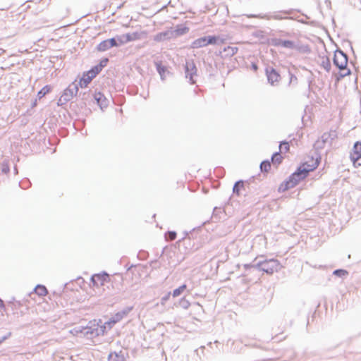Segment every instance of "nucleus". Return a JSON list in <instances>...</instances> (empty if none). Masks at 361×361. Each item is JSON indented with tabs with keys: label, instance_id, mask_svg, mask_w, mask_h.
Instances as JSON below:
<instances>
[{
	"label": "nucleus",
	"instance_id": "35",
	"mask_svg": "<svg viewBox=\"0 0 361 361\" xmlns=\"http://www.w3.org/2000/svg\"><path fill=\"white\" fill-rule=\"evenodd\" d=\"M53 90V87L51 85H46L42 89H40L37 94V97L39 100L45 97L47 94L50 93Z\"/></svg>",
	"mask_w": 361,
	"mask_h": 361
},
{
	"label": "nucleus",
	"instance_id": "10",
	"mask_svg": "<svg viewBox=\"0 0 361 361\" xmlns=\"http://www.w3.org/2000/svg\"><path fill=\"white\" fill-rule=\"evenodd\" d=\"M109 59L107 57H102L99 62L92 66L89 70L86 71L89 75L94 78L108 64Z\"/></svg>",
	"mask_w": 361,
	"mask_h": 361
},
{
	"label": "nucleus",
	"instance_id": "24",
	"mask_svg": "<svg viewBox=\"0 0 361 361\" xmlns=\"http://www.w3.org/2000/svg\"><path fill=\"white\" fill-rule=\"evenodd\" d=\"M238 51V47L227 46L224 47L222 51H219L218 53L216 51V54L221 55V58H226L228 56H233Z\"/></svg>",
	"mask_w": 361,
	"mask_h": 361
},
{
	"label": "nucleus",
	"instance_id": "16",
	"mask_svg": "<svg viewBox=\"0 0 361 361\" xmlns=\"http://www.w3.org/2000/svg\"><path fill=\"white\" fill-rule=\"evenodd\" d=\"M350 159L354 164L361 159V141L354 142L350 153Z\"/></svg>",
	"mask_w": 361,
	"mask_h": 361
},
{
	"label": "nucleus",
	"instance_id": "48",
	"mask_svg": "<svg viewBox=\"0 0 361 361\" xmlns=\"http://www.w3.org/2000/svg\"><path fill=\"white\" fill-rule=\"evenodd\" d=\"M257 257L255 258L252 263H247L243 264L244 269L246 272H250L252 270H257V267H255V262L257 261Z\"/></svg>",
	"mask_w": 361,
	"mask_h": 361
},
{
	"label": "nucleus",
	"instance_id": "3",
	"mask_svg": "<svg viewBox=\"0 0 361 361\" xmlns=\"http://www.w3.org/2000/svg\"><path fill=\"white\" fill-rule=\"evenodd\" d=\"M255 267L257 271H263L267 274L278 272L283 267L281 262L275 258L259 260L255 263Z\"/></svg>",
	"mask_w": 361,
	"mask_h": 361
},
{
	"label": "nucleus",
	"instance_id": "55",
	"mask_svg": "<svg viewBox=\"0 0 361 361\" xmlns=\"http://www.w3.org/2000/svg\"><path fill=\"white\" fill-rule=\"evenodd\" d=\"M76 102H78V105L79 107L80 111L83 109H86L87 105L89 104L87 102H85L82 100H77V98L75 99Z\"/></svg>",
	"mask_w": 361,
	"mask_h": 361
},
{
	"label": "nucleus",
	"instance_id": "61",
	"mask_svg": "<svg viewBox=\"0 0 361 361\" xmlns=\"http://www.w3.org/2000/svg\"><path fill=\"white\" fill-rule=\"evenodd\" d=\"M296 16H297V19H292L291 20H295V21H298V23L304 24V25H311V23H308L305 19L299 18V16L297 15H296Z\"/></svg>",
	"mask_w": 361,
	"mask_h": 361
},
{
	"label": "nucleus",
	"instance_id": "34",
	"mask_svg": "<svg viewBox=\"0 0 361 361\" xmlns=\"http://www.w3.org/2000/svg\"><path fill=\"white\" fill-rule=\"evenodd\" d=\"M260 172L263 174V178L266 176V174L271 169V161L269 159L263 160L259 165Z\"/></svg>",
	"mask_w": 361,
	"mask_h": 361
},
{
	"label": "nucleus",
	"instance_id": "1",
	"mask_svg": "<svg viewBox=\"0 0 361 361\" xmlns=\"http://www.w3.org/2000/svg\"><path fill=\"white\" fill-rule=\"evenodd\" d=\"M268 33L263 30H257L252 33V35L259 39L262 44L295 50L300 54H309L311 53V48L307 44H302L299 40L294 41L289 39L277 38L274 36L268 37Z\"/></svg>",
	"mask_w": 361,
	"mask_h": 361
},
{
	"label": "nucleus",
	"instance_id": "2",
	"mask_svg": "<svg viewBox=\"0 0 361 361\" xmlns=\"http://www.w3.org/2000/svg\"><path fill=\"white\" fill-rule=\"evenodd\" d=\"M296 13H301L306 19H310V17L307 14L302 13L300 9L298 8H289L286 10H279L273 12H267L265 13L258 14H249L247 15L248 18H255L262 20H292L297 19Z\"/></svg>",
	"mask_w": 361,
	"mask_h": 361
},
{
	"label": "nucleus",
	"instance_id": "44",
	"mask_svg": "<svg viewBox=\"0 0 361 361\" xmlns=\"http://www.w3.org/2000/svg\"><path fill=\"white\" fill-rule=\"evenodd\" d=\"M324 145H325V144L324 143L323 140H320V139H318L317 140H316L313 145L314 152H313L312 155H314L315 157L314 153L315 152L319 153V150L323 149L324 147Z\"/></svg>",
	"mask_w": 361,
	"mask_h": 361
},
{
	"label": "nucleus",
	"instance_id": "56",
	"mask_svg": "<svg viewBox=\"0 0 361 361\" xmlns=\"http://www.w3.org/2000/svg\"><path fill=\"white\" fill-rule=\"evenodd\" d=\"M138 267H142V265L140 264H131L130 265H129L128 267H127V265H126V272L128 273V271H131L133 268H137ZM146 266H142V267H146Z\"/></svg>",
	"mask_w": 361,
	"mask_h": 361
},
{
	"label": "nucleus",
	"instance_id": "9",
	"mask_svg": "<svg viewBox=\"0 0 361 361\" xmlns=\"http://www.w3.org/2000/svg\"><path fill=\"white\" fill-rule=\"evenodd\" d=\"M78 91L79 89L75 85V81H73L63 90L61 96L68 102L74 97L76 98Z\"/></svg>",
	"mask_w": 361,
	"mask_h": 361
},
{
	"label": "nucleus",
	"instance_id": "54",
	"mask_svg": "<svg viewBox=\"0 0 361 361\" xmlns=\"http://www.w3.org/2000/svg\"><path fill=\"white\" fill-rule=\"evenodd\" d=\"M149 264L152 269H157L160 267V263L157 259L151 260Z\"/></svg>",
	"mask_w": 361,
	"mask_h": 361
},
{
	"label": "nucleus",
	"instance_id": "51",
	"mask_svg": "<svg viewBox=\"0 0 361 361\" xmlns=\"http://www.w3.org/2000/svg\"><path fill=\"white\" fill-rule=\"evenodd\" d=\"M70 109L73 111H74L75 114H78V111H80V109H79V107H78V102H76V100L71 101Z\"/></svg>",
	"mask_w": 361,
	"mask_h": 361
},
{
	"label": "nucleus",
	"instance_id": "14",
	"mask_svg": "<svg viewBox=\"0 0 361 361\" xmlns=\"http://www.w3.org/2000/svg\"><path fill=\"white\" fill-rule=\"evenodd\" d=\"M145 31H135L133 32H128L123 35H121V38L123 41V44H126L128 42L139 40L142 38V35H145Z\"/></svg>",
	"mask_w": 361,
	"mask_h": 361
},
{
	"label": "nucleus",
	"instance_id": "47",
	"mask_svg": "<svg viewBox=\"0 0 361 361\" xmlns=\"http://www.w3.org/2000/svg\"><path fill=\"white\" fill-rule=\"evenodd\" d=\"M295 140V138L293 137L292 140H290V142H291L292 141ZM283 147L284 148V152L286 153L289 151L290 149V144H289V142L284 140H282L279 142V149L280 150L281 149V148Z\"/></svg>",
	"mask_w": 361,
	"mask_h": 361
},
{
	"label": "nucleus",
	"instance_id": "63",
	"mask_svg": "<svg viewBox=\"0 0 361 361\" xmlns=\"http://www.w3.org/2000/svg\"><path fill=\"white\" fill-rule=\"evenodd\" d=\"M314 82V79L312 78H307V83H308V92L309 93L312 91V85Z\"/></svg>",
	"mask_w": 361,
	"mask_h": 361
},
{
	"label": "nucleus",
	"instance_id": "62",
	"mask_svg": "<svg viewBox=\"0 0 361 361\" xmlns=\"http://www.w3.org/2000/svg\"><path fill=\"white\" fill-rule=\"evenodd\" d=\"M250 68L255 71V72H257L259 67H258V64L257 62H255V61H252L250 64Z\"/></svg>",
	"mask_w": 361,
	"mask_h": 361
},
{
	"label": "nucleus",
	"instance_id": "21",
	"mask_svg": "<svg viewBox=\"0 0 361 361\" xmlns=\"http://www.w3.org/2000/svg\"><path fill=\"white\" fill-rule=\"evenodd\" d=\"M86 329L85 326L78 325L75 326L73 329H72L70 332L75 336H78L80 338H86L87 339H90V334H87L86 333Z\"/></svg>",
	"mask_w": 361,
	"mask_h": 361
},
{
	"label": "nucleus",
	"instance_id": "49",
	"mask_svg": "<svg viewBox=\"0 0 361 361\" xmlns=\"http://www.w3.org/2000/svg\"><path fill=\"white\" fill-rule=\"evenodd\" d=\"M148 252L144 250H140L137 255V257L140 260H145L148 257Z\"/></svg>",
	"mask_w": 361,
	"mask_h": 361
},
{
	"label": "nucleus",
	"instance_id": "41",
	"mask_svg": "<svg viewBox=\"0 0 361 361\" xmlns=\"http://www.w3.org/2000/svg\"><path fill=\"white\" fill-rule=\"evenodd\" d=\"M213 59L212 58H207L206 60H204V63L206 66L207 71L209 73V75H213L214 72L216 69V65L215 67L212 66Z\"/></svg>",
	"mask_w": 361,
	"mask_h": 361
},
{
	"label": "nucleus",
	"instance_id": "39",
	"mask_svg": "<svg viewBox=\"0 0 361 361\" xmlns=\"http://www.w3.org/2000/svg\"><path fill=\"white\" fill-rule=\"evenodd\" d=\"M187 290V285L185 283H183L178 288H175L171 291V295L173 298H176L182 294Z\"/></svg>",
	"mask_w": 361,
	"mask_h": 361
},
{
	"label": "nucleus",
	"instance_id": "28",
	"mask_svg": "<svg viewBox=\"0 0 361 361\" xmlns=\"http://www.w3.org/2000/svg\"><path fill=\"white\" fill-rule=\"evenodd\" d=\"M207 39H208L207 35H205V36H203V37H199V38L195 39L191 43L190 48L199 49V48L204 47L209 45Z\"/></svg>",
	"mask_w": 361,
	"mask_h": 361
},
{
	"label": "nucleus",
	"instance_id": "30",
	"mask_svg": "<svg viewBox=\"0 0 361 361\" xmlns=\"http://www.w3.org/2000/svg\"><path fill=\"white\" fill-rule=\"evenodd\" d=\"M224 208L215 207L213 209L211 219L213 221H219L222 219V216H225L224 214Z\"/></svg>",
	"mask_w": 361,
	"mask_h": 361
},
{
	"label": "nucleus",
	"instance_id": "53",
	"mask_svg": "<svg viewBox=\"0 0 361 361\" xmlns=\"http://www.w3.org/2000/svg\"><path fill=\"white\" fill-rule=\"evenodd\" d=\"M171 295V291L167 292L164 296L161 298V304L162 305H165V303L170 299Z\"/></svg>",
	"mask_w": 361,
	"mask_h": 361
},
{
	"label": "nucleus",
	"instance_id": "6",
	"mask_svg": "<svg viewBox=\"0 0 361 361\" xmlns=\"http://www.w3.org/2000/svg\"><path fill=\"white\" fill-rule=\"evenodd\" d=\"M348 62V56L342 49L337 48L334 54L333 63L339 69V71H344L347 68Z\"/></svg>",
	"mask_w": 361,
	"mask_h": 361
},
{
	"label": "nucleus",
	"instance_id": "8",
	"mask_svg": "<svg viewBox=\"0 0 361 361\" xmlns=\"http://www.w3.org/2000/svg\"><path fill=\"white\" fill-rule=\"evenodd\" d=\"M267 82L274 87L277 86L281 79L280 73L273 66H267L264 69Z\"/></svg>",
	"mask_w": 361,
	"mask_h": 361
},
{
	"label": "nucleus",
	"instance_id": "59",
	"mask_svg": "<svg viewBox=\"0 0 361 361\" xmlns=\"http://www.w3.org/2000/svg\"><path fill=\"white\" fill-rule=\"evenodd\" d=\"M168 233H169V238H170V240H173L177 238V233L175 231H169Z\"/></svg>",
	"mask_w": 361,
	"mask_h": 361
},
{
	"label": "nucleus",
	"instance_id": "5",
	"mask_svg": "<svg viewBox=\"0 0 361 361\" xmlns=\"http://www.w3.org/2000/svg\"><path fill=\"white\" fill-rule=\"evenodd\" d=\"M185 78L188 80L190 85H195L197 82V68L193 59H185L184 64Z\"/></svg>",
	"mask_w": 361,
	"mask_h": 361
},
{
	"label": "nucleus",
	"instance_id": "11",
	"mask_svg": "<svg viewBox=\"0 0 361 361\" xmlns=\"http://www.w3.org/2000/svg\"><path fill=\"white\" fill-rule=\"evenodd\" d=\"M261 177L262 175L258 173L257 175L252 176L249 179L244 180V188H243L242 192H245V196H247V193L252 191V189H254L255 190L257 189V185H253L252 184L255 183L256 180L261 181L262 180Z\"/></svg>",
	"mask_w": 361,
	"mask_h": 361
},
{
	"label": "nucleus",
	"instance_id": "27",
	"mask_svg": "<svg viewBox=\"0 0 361 361\" xmlns=\"http://www.w3.org/2000/svg\"><path fill=\"white\" fill-rule=\"evenodd\" d=\"M47 293V288L44 285L37 284L31 292L27 293V296L31 298L33 294L37 295L38 296H44Z\"/></svg>",
	"mask_w": 361,
	"mask_h": 361
},
{
	"label": "nucleus",
	"instance_id": "22",
	"mask_svg": "<svg viewBox=\"0 0 361 361\" xmlns=\"http://www.w3.org/2000/svg\"><path fill=\"white\" fill-rule=\"evenodd\" d=\"M292 173L295 176V178H300V181H301L308 176V169H307V167L304 163H302Z\"/></svg>",
	"mask_w": 361,
	"mask_h": 361
},
{
	"label": "nucleus",
	"instance_id": "23",
	"mask_svg": "<svg viewBox=\"0 0 361 361\" xmlns=\"http://www.w3.org/2000/svg\"><path fill=\"white\" fill-rule=\"evenodd\" d=\"M134 309V306H126L123 310L116 312L112 316L114 319L118 322H121L123 318L126 317L128 314L133 311Z\"/></svg>",
	"mask_w": 361,
	"mask_h": 361
},
{
	"label": "nucleus",
	"instance_id": "57",
	"mask_svg": "<svg viewBox=\"0 0 361 361\" xmlns=\"http://www.w3.org/2000/svg\"><path fill=\"white\" fill-rule=\"evenodd\" d=\"M11 336H12V332L11 331H8L6 334H5L4 336L0 337V345L1 343H3L5 341L8 339Z\"/></svg>",
	"mask_w": 361,
	"mask_h": 361
},
{
	"label": "nucleus",
	"instance_id": "40",
	"mask_svg": "<svg viewBox=\"0 0 361 361\" xmlns=\"http://www.w3.org/2000/svg\"><path fill=\"white\" fill-rule=\"evenodd\" d=\"M332 274L336 277L344 279L348 277L349 272L347 269L340 268L334 270Z\"/></svg>",
	"mask_w": 361,
	"mask_h": 361
},
{
	"label": "nucleus",
	"instance_id": "19",
	"mask_svg": "<svg viewBox=\"0 0 361 361\" xmlns=\"http://www.w3.org/2000/svg\"><path fill=\"white\" fill-rule=\"evenodd\" d=\"M314 155L311 156L312 163L309 164L307 161L303 162L307 169H308V173L314 171L319 165L322 159V157L320 153L315 152Z\"/></svg>",
	"mask_w": 361,
	"mask_h": 361
},
{
	"label": "nucleus",
	"instance_id": "7",
	"mask_svg": "<svg viewBox=\"0 0 361 361\" xmlns=\"http://www.w3.org/2000/svg\"><path fill=\"white\" fill-rule=\"evenodd\" d=\"M111 281V276L106 271H102L99 273L94 274L90 277V283L93 287L99 288Z\"/></svg>",
	"mask_w": 361,
	"mask_h": 361
},
{
	"label": "nucleus",
	"instance_id": "37",
	"mask_svg": "<svg viewBox=\"0 0 361 361\" xmlns=\"http://www.w3.org/2000/svg\"><path fill=\"white\" fill-rule=\"evenodd\" d=\"M29 297L24 298L22 300H15V302L13 303L12 310H18L21 307L26 306V310H28L27 303L29 302Z\"/></svg>",
	"mask_w": 361,
	"mask_h": 361
},
{
	"label": "nucleus",
	"instance_id": "36",
	"mask_svg": "<svg viewBox=\"0 0 361 361\" xmlns=\"http://www.w3.org/2000/svg\"><path fill=\"white\" fill-rule=\"evenodd\" d=\"M208 44L219 45L224 43V39L219 35H207Z\"/></svg>",
	"mask_w": 361,
	"mask_h": 361
},
{
	"label": "nucleus",
	"instance_id": "13",
	"mask_svg": "<svg viewBox=\"0 0 361 361\" xmlns=\"http://www.w3.org/2000/svg\"><path fill=\"white\" fill-rule=\"evenodd\" d=\"M93 102L96 103L102 111L107 108L109 104V100L100 91H95L93 94Z\"/></svg>",
	"mask_w": 361,
	"mask_h": 361
},
{
	"label": "nucleus",
	"instance_id": "42",
	"mask_svg": "<svg viewBox=\"0 0 361 361\" xmlns=\"http://www.w3.org/2000/svg\"><path fill=\"white\" fill-rule=\"evenodd\" d=\"M320 66L322 67L327 73H329L331 68L330 59L328 56H324L320 63Z\"/></svg>",
	"mask_w": 361,
	"mask_h": 361
},
{
	"label": "nucleus",
	"instance_id": "31",
	"mask_svg": "<svg viewBox=\"0 0 361 361\" xmlns=\"http://www.w3.org/2000/svg\"><path fill=\"white\" fill-rule=\"evenodd\" d=\"M268 35H269V36H274V37L276 35H278L279 36V38H282V37H292L293 33L290 32L289 31L283 30H271L269 32Z\"/></svg>",
	"mask_w": 361,
	"mask_h": 361
},
{
	"label": "nucleus",
	"instance_id": "43",
	"mask_svg": "<svg viewBox=\"0 0 361 361\" xmlns=\"http://www.w3.org/2000/svg\"><path fill=\"white\" fill-rule=\"evenodd\" d=\"M292 188L289 183L287 181L286 179H285L279 186L278 188V192H283L285 191L288 190L289 189Z\"/></svg>",
	"mask_w": 361,
	"mask_h": 361
},
{
	"label": "nucleus",
	"instance_id": "64",
	"mask_svg": "<svg viewBox=\"0 0 361 361\" xmlns=\"http://www.w3.org/2000/svg\"><path fill=\"white\" fill-rule=\"evenodd\" d=\"M6 308L4 300L0 298V311H6Z\"/></svg>",
	"mask_w": 361,
	"mask_h": 361
},
{
	"label": "nucleus",
	"instance_id": "32",
	"mask_svg": "<svg viewBox=\"0 0 361 361\" xmlns=\"http://www.w3.org/2000/svg\"><path fill=\"white\" fill-rule=\"evenodd\" d=\"M190 305V302L186 299L185 295H183L182 298L173 302L174 307H180L184 310H188Z\"/></svg>",
	"mask_w": 361,
	"mask_h": 361
},
{
	"label": "nucleus",
	"instance_id": "60",
	"mask_svg": "<svg viewBox=\"0 0 361 361\" xmlns=\"http://www.w3.org/2000/svg\"><path fill=\"white\" fill-rule=\"evenodd\" d=\"M288 74H289V78H289V82H288L289 85L292 82L298 80L297 77L293 73H292L290 71H288Z\"/></svg>",
	"mask_w": 361,
	"mask_h": 361
},
{
	"label": "nucleus",
	"instance_id": "29",
	"mask_svg": "<svg viewBox=\"0 0 361 361\" xmlns=\"http://www.w3.org/2000/svg\"><path fill=\"white\" fill-rule=\"evenodd\" d=\"M156 70L160 75V79L164 81L166 79V73L169 74L170 72L166 66L163 65L161 61L155 62Z\"/></svg>",
	"mask_w": 361,
	"mask_h": 361
},
{
	"label": "nucleus",
	"instance_id": "15",
	"mask_svg": "<svg viewBox=\"0 0 361 361\" xmlns=\"http://www.w3.org/2000/svg\"><path fill=\"white\" fill-rule=\"evenodd\" d=\"M173 39H176L187 34L190 27L184 23H179L176 25L174 27H169Z\"/></svg>",
	"mask_w": 361,
	"mask_h": 361
},
{
	"label": "nucleus",
	"instance_id": "58",
	"mask_svg": "<svg viewBox=\"0 0 361 361\" xmlns=\"http://www.w3.org/2000/svg\"><path fill=\"white\" fill-rule=\"evenodd\" d=\"M67 103L68 102L61 95L57 101V105L59 106H63V105H66Z\"/></svg>",
	"mask_w": 361,
	"mask_h": 361
},
{
	"label": "nucleus",
	"instance_id": "33",
	"mask_svg": "<svg viewBox=\"0 0 361 361\" xmlns=\"http://www.w3.org/2000/svg\"><path fill=\"white\" fill-rule=\"evenodd\" d=\"M243 188H244V180L240 179L235 181L233 186V195L240 196L242 194Z\"/></svg>",
	"mask_w": 361,
	"mask_h": 361
},
{
	"label": "nucleus",
	"instance_id": "12",
	"mask_svg": "<svg viewBox=\"0 0 361 361\" xmlns=\"http://www.w3.org/2000/svg\"><path fill=\"white\" fill-rule=\"evenodd\" d=\"M261 177L262 175L258 173L257 175L252 176L249 179L244 180V188H243L242 192H245V196H247V193L252 191V189H254L255 190L257 189V185H253L252 184L255 183L256 180L261 181L262 180Z\"/></svg>",
	"mask_w": 361,
	"mask_h": 361
},
{
	"label": "nucleus",
	"instance_id": "20",
	"mask_svg": "<svg viewBox=\"0 0 361 361\" xmlns=\"http://www.w3.org/2000/svg\"><path fill=\"white\" fill-rule=\"evenodd\" d=\"M99 322L101 323V319H94L90 320L85 326L87 330L85 332L87 333V334H90V339L94 338V335L97 329V324H99Z\"/></svg>",
	"mask_w": 361,
	"mask_h": 361
},
{
	"label": "nucleus",
	"instance_id": "4",
	"mask_svg": "<svg viewBox=\"0 0 361 361\" xmlns=\"http://www.w3.org/2000/svg\"><path fill=\"white\" fill-rule=\"evenodd\" d=\"M123 44V41L120 35H116L113 37L102 40L96 47V50L99 52H104L112 47H119Z\"/></svg>",
	"mask_w": 361,
	"mask_h": 361
},
{
	"label": "nucleus",
	"instance_id": "26",
	"mask_svg": "<svg viewBox=\"0 0 361 361\" xmlns=\"http://www.w3.org/2000/svg\"><path fill=\"white\" fill-rule=\"evenodd\" d=\"M109 331L110 330L108 329L106 323L103 322L102 319H101V323L99 322V324H97V329L94 335V338L106 335Z\"/></svg>",
	"mask_w": 361,
	"mask_h": 361
},
{
	"label": "nucleus",
	"instance_id": "25",
	"mask_svg": "<svg viewBox=\"0 0 361 361\" xmlns=\"http://www.w3.org/2000/svg\"><path fill=\"white\" fill-rule=\"evenodd\" d=\"M93 94L91 90L78 91L76 96L77 100H82L90 104V102L93 100Z\"/></svg>",
	"mask_w": 361,
	"mask_h": 361
},
{
	"label": "nucleus",
	"instance_id": "17",
	"mask_svg": "<svg viewBox=\"0 0 361 361\" xmlns=\"http://www.w3.org/2000/svg\"><path fill=\"white\" fill-rule=\"evenodd\" d=\"M171 39H173V37L170 27H166L165 30L157 32L153 37V40L157 42L170 41Z\"/></svg>",
	"mask_w": 361,
	"mask_h": 361
},
{
	"label": "nucleus",
	"instance_id": "46",
	"mask_svg": "<svg viewBox=\"0 0 361 361\" xmlns=\"http://www.w3.org/2000/svg\"><path fill=\"white\" fill-rule=\"evenodd\" d=\"M0 171L3 174H8L10 171V165L8 161L4 160L0 164Z\"/></svg>",
	"mask_w": 361,
	"mask_h": 361
},
{
	"label": "nucleus",
	"instance_id": "45",
	"mask_svg": "<svg viewBox=\"0 0 361 361\" xmlns=\"http://www.w3.org/2000/svg\"><path fill=\"white\" fill-rule=\"evenodd\" d=\"M286 179L292 188L295 187L300 183V178H295L293 173L290 174Z\"/></svg>",
	"mask_w": 361,
	"mask_h": 361
},
{
	"label": "nucleus",
	"instance_id": "50",
	"mask_svg": "<svg viewBox=\"0 0 361 361\" xmlns=\"http://www.w3.org/2000/svg\"><path fill=\"white\" fill-rule=\"evenodd\" d=\"M108 329L111 330L118 322L111 316L107 321L105 322Z\"/></svg>",
	"mask_w": 361,
	"mask_h": 361
},
{
	"label": "nucleus",
	"instance_id": "18",
	"mask_svg": "<svg viewBox=\"0 0 361 361\" xmlns=\"http://www.w3.org/2000/svg\"><path fill=\"white\" fill-rule=\"evenodd\" d=\"M78 78L79 80L78 82L77 79L74 81H75V85L78 88L80 87L82 89L86 88L90 82L94 79L86 71L82 73L81 76H78Z\"/></svg>",
	"mask_w": 361,
	"mask_h": 361
},
{
	"label": "nucleus",
	"instance_id": "52",
	"mask_svg": "<svg viewBox=\"0 0 361 361\" xmlns=\"http://www.w3.org/2000/svg\"><path fill=\"white\" fill-rule=\"evenodd\" d=\"M68 285H69V283H65L63 285V287L62 288H60L59 290V291H56V290H54L53 292V294L54 295H56L58 296H60L61 295V293L64 292L66 289H69V287H68Z\"/></svg>",
	"mask_w": 361,
	"mask_h": 361
},
{
	"label": "nucleus",
	"instance_id": "38",
	"mask_svg": "<svg viewBox=\"0 0 361 361\" xmlns=\"http://www.w3.org/2000/svg\"><path fill=\"white\" fill-rule=\"evenodd\" d=\"M270 161L272 162L273 166L277 168L283 161V157L280 154V151L274 152L271 157Z\"/></svg>",
	"mask_w": 361,
	"mask_h": 361
}]
</instances>
